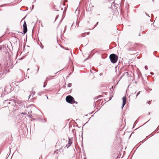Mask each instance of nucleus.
<instances>
[{
    "label": "nucleus",
    "mask_w": 159,
    "mask_h": 159,
    "mask_svg": "<svg viewBox=\"0 0 159 159\" xmlns=\"http://www.w3.org/2000/svg\"><path fill=\"white\" fill-rule=\"evenodd\" d=\"M143 45L141 44H133L131 42H129L125 46V48L130 54H134L136 53L138 46H141Z\"/></svg>",
    "instance_id": "obj_1"
},
{
    "label": "nucleus",
    "mask_w": 159,
    "mask_h": 159,
    "mask_svg": "<svg viewBox=\"0 0 159 159\" xmlns=\"http://www.w3.org/2000/svg\"><path fill=\"white\" fill-rule=\"evenodd\" d=\"M9 48L8 46L5 45H1L0 47V50L3 54H8Z\"/></svg>",
    "instance_id": "obj_2"
},
{
    "label": "nucleus",
    "mask_w": 159,
    "mask_h": 159,
    "mask_svg": "<svg viewBox=\"0 0 159 159\" xmlns=\"http://www.w3.org/2000/svg\"><path fill=\"white\" fill-rule=\"evenodd\" d=\"M109 58L111 63H115L118 60V57L116 54L112 53L110 55Z\"/></svg>",
    "instance_id": "obj_3"
},
{
    "label": "nucleus",
    "mask_w": 159,
    "mask_h": 159,
    "mask_svg": "<svg viewBox=\"0 0 159 159\" xmlns=\"http://www.w3.org/2000/svg\"><path fill=\"white\" fill-rule=\"evenodd\" d=\"M66 100L67 102L70 104L77 103V102L75 101L74 98L70 95L66 97Z\"/></svg>",
    "instance_id": "obj_4"
},
{
    "label": "nucleus",
    "mask_w": 159,
    "mask_h": 159,
    "mask_svg": "<svg viewBox=\"0 0 159 159\" xmlns=\"http://www.w3.org/2000/svg\"><path fill=\"white\" fill-rule=\"evenodd\" d=\"M3 105L4 107L2 108H6V109H8L9 111H10L11 110L9 108V106H8V104H10V102L8 100H6L4 101L3 102Z\"/></svg>",
    "instance_id": "obj_5"
},
{
    "label": "nucleus",
    "mask_w": 159,
    "mask_h": 159,
    "mask_svg": "<svg viewBox=\"0 0 159 159\" xmlns=\"http://www.w3.org/2000/svg\"><path fill=\"white\" fill-rule=\"evenodd\" d=\"M23 33L21 32H19L20 33H21L22 34H25L26 33L27 31V26L26 23L25 21H24V23L23 25Z\"/></svg>",
    "instance_id": "obj_6"
},
{
    "label": "nucleus",
    "mask_w": 159,
    "mask_h": 159,
    "mask_svg": "<svg viewBox=\"0 0 159 159\" xmlns=\"http://www.w3.org/2000/svg\"><path fill=\"white\" fill-rule=\"evenodd\" d=\"M122 101L123 103L122 106V108H123L124 107L126 103V98L125 96H124L122 98Z\"/></svg>",
    "instance_id": "obj_7"
},
{
    "label": "nucleus",
    "mask_w": 159,
    "mask_h": 159,
    "mask_svg": "<svg viewBox=\"0 0 159 159\" xmlns=\"http://www.w3.org/2000/svg\"><path fill=\"white\" fill-rule=\"evenodd\" d=\"M72 143V140H71L70 138H69L68 144H67L66 145V147H67V148H68L71 145Z\"/></svg>",
    "instance_id": "obj_8"
},
{
    "label": "nucleus",
    "mask_w": 159,
    "mask_h": 159,
    "mask_svg": "<svg viewBox=\"0 0 159 159\" xmlns=\"http://www.w3.org/2000/svg\"><path fill=\"white\" fill-rule=\"evenodd\" d=\"M35 93V91H32V93L30 94V95L29 96V99L30 98H31V99H33V98H34L33 97V95H34V94Z\"/></svg>",
    "instance_id": "obj_9"
},
{
    "label": "nucleus",
    "mask_w": 159,
    "mask_h": 159,
    "mask_svg": "<svg viewBox=\"0 0 159 159\" xmlns=\"http://www.w3.org/2000/svg\"><path fill=\"white\" fill-rule=\"evenodd\" d=\"M78 8H77L76 10L75 11V13L76 14H77V16L79 15V13H80V10H77Z\"/></svg>",
    "instance_id": "obj_10"
},
{
    "label": "nucleus",
    "mask_w": 159,
    "mask_h": 159,
    "mask_svg": "<svg viewBox=\"0 0 159 159\" xmlns=\"http://www.w3.org/2000/svg\"><path fill=\"white\" fill-rule=\"evenodd\" d=\"M62 150V149H59V150H56V151H54V153L55 154V153H56V154H58L59 152H61V151Z\"/></svg>",
    "instance_id": "obj_11"
},
{
    "label": "nucleus",
    "mask_w": 159,
    "mask_h": 159,
    "mask_svg": "<svg viewBox=\"0 0 159 159\" xmlns=\"http://www.w3.org/2000/svg\"><path fill=\"white\" fill-rule=\"evenodd\" d=\"M3 75H4V73H3V72H2V71H0V78H2V77Z\"/></svg>",
    "instance_id": "obj_12"
},
{
    "label": "nucleus",
    "mask_w": 159,
    "mask_h": 159,
    "mask_svg": "<svg viewBox=\"0 0 159 159\" xmlns=\"http://www.w3.org/2000/svg\"><path fill=\"white\" fill-rule=\"evenodd\" d=\"M16 111V109H15L14 110H13V111H12L11 112V113H12V115H13V116H15V115H14V113Z\"/></svg>",
    "instance_id": "obj_13"
},
{
    "label": "nucleus",
    "mask_w": 159,
    "mask_h": 159,
    "mask_svg": "<svg viewBox=\"0 0 159 159\" xmlns=\"http://www.w3.org/2000/svg\"><path fill=\"white\" fill-rule=\"evenodd\" d=\"M86 11H92V8H86Z\"/></svg>",
    "instance_id": "obj_14"
},
{
    "label": "nucleus",
    "mask_w": 159,
    "mask_h": 159,
    "mask_svg": "<svg viewBox=\"0 0 159 159\" xmlns=\"http://www.w3.org/2000/svg\"><path fill=\"white\" fill-rule=\"evenodd\" d=\"M72 84L71 83H69L67 85V87H70L71 86Z\"/></svg>",
    "instance_id": "obj_15"
},
{
    "label": "nucleus",
    "mask_w": 159,
    "mask_h": 159,
    "mask_svg": "<svg viewBox=\"0 0 159 159\" xmlns=\"http://www.w3.org/2000/svg\"><path fill=\"white\" fill-rule=\"evenodd\" d=\"M86 33H83L81 34V36L84 37L85 36V34Z\"/></svg>",
    "instance_id": "obj_16"
},
{
    "label": "nucleus",
    "mask_w": 159,
    "mask_h": 159,
    "mask_svg": "<svg viewBox=\"0 0 159 159\" xmlns=\"http://www.w3.org/2000/svg\"><path fill=\"white\" fill-rule=\"evenodd\" d=\"M141 92L140 91L139 92L136 94V98L137 97V96L139 95L140 94V92Z\"/></svg>",
    "instance_id": "obj_17"
},
{
    "label": "nucleus",
    "mask_w": 159,
    "mask_h": 159,
    "mask_svg": "<svg viewBox=\"0 0 159 159\" xmlns=\"http://www.w3.org/2000/svg\"><path fill=\"white\" fill-rule=\"evenodd\" d=\"M42 93V92H40L38 93V95H39L40 96Z\"/></svg>",
    "instance_id": "obj_18"
},
{
    "label": "nucleus",
    "mask_w": 159,
    "mask_h": 159,
    "mask_svg": "<svg viewBox=\"0 0 159 159\" xmlns=\"http://www.w3.org/2000/svg\"><path fill=\"white\" fill-rule=\"evenodd\" d=\"M21 113L24 115H26L27 114V113L25 112Z\"/></svg>",
    "instance_id": "obj_19"
},
{
    "label": "nucleus",
    "mask_w": 159,
    "mask_h": 159,
    "mask_svg": "<svg viewBox=\"0 0 159 159\" xmlns=\"http://www.w3.org/2000/svg\"><path fill=\"white\" fill-rule=\"evenodd\" d=\"M145 69L146 70H147L148 69V67L147 66H145Z\"/></svg>",
    "instance_id": "obj_20"
},
{
    "label": "nucleus",
    "mask_w": 159,
    "mask_h": 159,
    "mask_svg": "<svg viewBox=\"0 0 159 159\" xmlns=\"http://www.w3.org/2000/svg\"><path fill=\"white\" fill-rule=\"evenodd\" d=\"M66 26H65V30H64V31H63V33H65V32L66 30Z\"/></svg>",
    "instance_id": "obj_21"
},
{
    "label": "nucleus",
    "mask_w": 159,
    "mask_h": 159,
    "mask_svg": "<svg viewBox=\"0 0 159 159\" xmlns=\"http://www.w3.org/2000/svg\"><path fill=\"white\" fill-rule=\"evenodd\" d=\"M150 74L152 75H154V73L153 72H151Z\"/></svg>",
    "instance_id": "obj_22"
},
{
    "label": "nucleus",
    "mask_w": 159,
    "mask_h": 159,
    "mask_svg": "<svg viewBox=\"0 0 159 159\" xmlns=\"http://www.w3.org/2000/svg\"><path fill=\"white\" fill-rule=\"evenodd\" d=\"M83 151H84V155L85 156V151H84V149H82Z\"/></svg>",
    "instance_id": "obj_23"
},
{
    "label": "nucleus",
    "mask_w": 159,
    "mask_h": 159,
    "mask_svg": "<svg viewBox=\"0 0 159 159\" xmlns=\"http://www.w3.org/2000/svg\"><path fill=\"white\" fill-rule=\"evenodd\" d=\"M46 85L45 84V82H44V84L43 85V87L44 88V87H46Z\"/></svg>",
    "instance_id": "obj_24"
},
{
    "label": "nucleus",
    "mask_w": 159,
    "mask_h": 159,
    "mask_svg": "<svg viewBox=\"0 0 159 159\" xmlns=\"http://www.w3.org/2000/svg\"><path fill=\"white\" fill-rule=\"evenodd\" d=\"M29 116L31 118V117H32V115H31V114H30V115H29Z\"/></svg>",
    "instance_id": "obj_25"
},
{
    "label": "nucleus",
    "mask_w": 159,
    "mask_h": 159,
    "mask_svg": "<svg viewBox=\"0 0 159 159\" xmlns=\"http://www.w3.org/2000/svg\"><path fill=\"white\" fill-rule=\"evenodd\" d=\"M5 4H4V5H0V7H2L3 6H5Z\"/></svg>",
    "instance_id": "obj_26"
},
{
    "label": "nucleus",
    "mask_w": 159,
    "mask_h": 159,
    "mask_svg": "<svg viewBox=\"0 0 159 159\" xmlns=\"http://www.w3.org/2000/svg\"><path fill=\"white\" fill-rule=\"evenodd\" d=\"M34 8V5H33L32 6L31 10H32Z\"/></svg>",
    "instance_id": "obj_27"
},
{
    "label": "nucleus",
    "mask_w": 159,
    "mask_h": 159,
    "mask_svg": "<svg viewBox=\"0 0 159 159\" xmlns=\"http://www.w3.org/2000/svg\"><path fill=\"white\" fill-rule=\"evenodd\" d=\"M39 70V67L38 68V69L37 70V73L38 72Z\"/></svg>",
    "instance_id": "obj_28"
},
{
    "label": "nucleus",
    "mask_w": 159,
    "mask_h": 159,
    "mask_svg": "<svg viewBox=\"0 0 159 159\" xmlns=\"http://www.w3.org/2000/svg\"><path fill=\"white\" fill-rule=\"evenodd\" d=\"M58 16H56V19L55 20V21L56 20V19L58 17Z\"/></svg>",
    "instance_id": "obj_29"
},
{
    "label": "nucleus",
    "mask_w": 159,
    "mask_h": 159,
    "mask_svg": "<svg viewBox=\"0 0 159 159\" xmlns=\"http://www.w3.org/2000/svg\"><path fill=\"white\" fill-rule=\"evenodd\" d=\"M156 53H157V52L156 51H155V52H154L153 54H154V55H155V54H156Z\"/></svg>",
    "instance_id": "obj_30"
},
{
    "label": "nucleus",
    "mask_w": 159,
    "mask_h": 159,
    "mask_svg": "<svg viewBox=\"0 0 159 159\" xmlns=\"http://www.w3.org/2000/svg\"><path fill=\"white\" fill-rule=\"evenodd\" d=\"M88 59V57L87 58H86L84 60V61H85L87 59Z\"/></svg>",
    "instance_id": "obj_31"
},
{
    "label": "nucleus",
    "mask_w": 159,
    "mask_h": 159,
    "mask_svg": "<svg viewBox=\"0 0 159 159\" xmlns=\"http://www.w3.org/2000/svg\"><path fill=\"white\" fill-rule=\"evenodd\" d=\"M43 47H44V46H42L41 47V48H42V49H43Z\"/></svg>",
    "instance_id": "obj_32"
},
{
    "label": "nucleus",
    "mask_w": 159,
    "mask_h": 159,
    "mask_svg": "<svg viewBox=\"0 0 159 159\" xmlns=\"http://www.w3.org/2000/svg\"><path fill=\"white\" fill-rule=\"evenodd\" d=\"M145 14L147 16H148L149 17H150V16L146 12L145 13Z\"/></svg>",
    "instance_id": "obj_33"
},
{
    "label": "nucleus",
    "mask_w": 159,
    "mask_h": 159,
    "mask_svg": "<svg viewBox=\"0 0 159 159\" xmlns=\"http://www.w3.org/2000/svg\"><path fill=\"white\" fill-rule=\"evenodd\" d=\"M111 89H114V88L113 86L111 87Z\"/></svg>",
    "instance_id": "obj_34"
},
{
    "label": "nucleus",
    "mask_w": 159,
    "mask_h": 159,
    "mask_svg": "<svg viewBox=\"0 0 159 159\" xmlns=\"http://www.w3.org/2000/svg\"><path fill=\"white\" fill-rule=\"evenodd\" d=\"M97 26V25H96H96H95V27H94V28H93V29H94V28L95 27H96Z\"/></svg>",
    "instance_id": "obj_35"
},
{
    "label": "nucleus",
    "mask_w": 159,
    "mask_h": 159,
    "mask_svg": "<svg viewBox=\"0 0 159 159\" xmlns=\"http://www.w3.org/2000/svg\"><path fill=\"white\" fill-rule=\"evenodd\" d=\"M63 5H64V6H65V4L63 2Z\"/></svg>",
    "instance_id": "obj_36"
},
{
    "label": "nucleus",
    "mask_w": 159,
    "mask_h": 159,
    "mask_svg": "<svg viewBox=\"0 0 159 159\" xmlns=\"http://www.w3.org/2000/svg\"><path fill=\"white\" fill-rule=\"evenodd\" d=\"M45 96L47 97V99H48V97L47 95H46Z\"/></svg>",
    "instance_id": "obj_37"
},
{
    "label": "nucleus",
    "mask_w": 159,
    "mask_h": 159,
    "mask_svg": "<svg viewBox=\"0 0 159 159\" xmlns=\"http://www.w3.org/2000/svg\"><path fill=\"white\" fill-rule=\"evenodd\" d=\"M150 101H149V102H147L149 104H150Z\"/></svg>",
    "instance_id": "obj_38"
},
{
    "label": "nucleus",
    "mask_w": 159,
    "mask_h": 159,
    "mask_svg": "<svg viewBox=\"0 0 159 159\" xmlns=\"http://www.w3.org/2000/svg\"><path fill=\"white\" fill-rule=\"evenodd\" d=\"M41 20H40L39 21V23H41Z\"/></svg>",
    "instance_id": "obj_39"
},
{
    "label": "nucleus",
    "mask_w": 159,
    "mask_h": 159,
    "mask_svg": "<svg viewBox=\"0 0 159 159\" xmlns=\"http://www.w3.org/2000/svg\"><path fill=\"white\" fill-rule=\"evenodd\" d=\"M98 22H97V23L96 25H98Z\"/></svg>",
    "instance_id": "obj_40"
},
{
    "label": "nucleus",
    "mask_w": 159,
    "mask_h": 159,
    "mask_svg": "<svg viewBox=\"0 0 159 159\" xmlns=\"http://www.w3.org/2000/svg\"><path fill=\"white\" fill-rule=\"evenodd\" d=\"M111 99V98H110V99H109V100H110Z\"/></svg>",
    "instance_id": "obj_41"
},
{
    "label": "nucleus",
    "mask_w": 159,
    "mask_h": 159,
    "mask_svg": "<svg viewBox=\"0 0 159 159\" xmlns=\"http://www.w3.org/2000/svg\"><path fill=\"white\" fill-rule=\"evenodd\" d=\"M46 79H50V78H48V77H47Z\"/></svg>",
    "instance_id": "obj_42"
},
{
    "label": "nucleus",
    "mask_w": 159,
    "mask_h": 159,
    "mask_svg": "<svg viewBox=\"0 0 159 159\" xmlns=\"http://www.w3.org/2000/svg\"><path fill=\"white\" fill-rule=\"evenodd\" d=\"M148 115H150V112H148Z\"/></svg>",
    "instance_id": "obj_43"
},
{
    "label": "nucleus",
    "mask_w": 159,
    "mask_h": 159,
    "mask_svg": "<svg viewBox=\"0 0 159 159\" xmlns=\"http://www.w3.org/2000/svg\"><path fill=\"white\" fill-rule=\"evenodd\" d=\"M22 59V58H21L20 59H19V60H20Z\"/></svg>",
    "instance_id": "obj_44"
},
{
    "label": "nucleus",
    "mask_w": 159,
    "mask_h": 159,
    "mask_svg": "<svg viewBox=\"0 0 159 159\" xmlns=\"http://www.w3.org/2000/svg\"><path fill=\"white\" fill-rule=\"evenodd\" d=\"M36 0H34V2H36Z\"/></svg>",
    "instance_id": "obj_45"
},
{
    "label": "nucleus",
    "mask_w": 159,
    "mask_h": 159,
    "mask_svg": "<svg viewBox=\"0 0 159 159\" xmlns=\"http://www.w3.org/2000/svg\"><path fill=\"white\" fill-rule=\"evenodd\" d=\"M136 91L134 93V94H135L136 93Z\"/></svg>",
    "instance_id": "obj_46"
},
{
    "label": "nucleus",
    "mask_w": 159,
    "mask_h": 159,
    "mask_svg": "<svg viewBox=\"0 0 159 159\" xmlns=\"http://www.w3.org/2000/svg\"><path fill=\"white\" fill-rule=\"evenodd\" d=\"M30 70V69H29V68H28V69H27V70Z\"/></svg>",
    "instance_id": "obj_47"
},
{
    "label": "nucleus",
    "mask_w": 159,
    "mask_h": 159,
    "mask_svg": "<svg viewBox=\"0 0 159 159\" xmlns=\"http://www.w3.org/2000/svg\"><path fill=\"white\" fill-rule=\"evenodd\" d=\"M65 1L66 2H67V0H65Z\"/></svg>",
    "instance_id": "obj_48"
},
{
    "label": "nucleus",
    "mask_w": 159,
    "mask_h": 159,
    "mask_svg": "<svg viewBox=\"0 0 159 159\" xmlns=\"http://www.w3.org/2000/svg\"><path fill=\"white\" fill-rule=\"evenodd\" d=\"M61 20H61L60 22L59 23V24H60V23H61Z\"/></svg>",
    "instance_id": "obj_49"
},
{
    "label": "nucleus",
    "mask_w": 159,
    "mask_h": 159,
    "mask_svg": "<svg viewBox=\"0 0 159 159\" xmlns=\"http://www.w3.org/2000/svg\"><path fill=\"white\" fill-rule=\"evenodd\" d=\"M17 60L16 61V63H17Z\"/></svg>",
    "instance_id": "obj_50"
},
{
    "label": "nucleus",
    "mask_w": 159,
    "mask_h": 159,
    "mask_svg": "<svg viewBox=\"0 0 159 159\" xmlns=\"http://www.w3.org/2000/svg\"><path fill=\"white\" fill-rule=\"evenodd\" d=\"M93 113V112H92L90 114H92Z\"/></svg>",
    "instance_id": "obj_51"
},
{
    "label": "nucleus",
    "mask_w": 159,
    "mask_h": 159,
    "mask_svg": "<svg viewBox=\"0 0 159 159\" xmlns=\"http://www.w3.org/2000/svg\"><path fill=\"white\" fill-rule=\"evenodd\" d=\"M69 59H70V57H69Z\"/></svg>",
    "instance_id": "obj_52"
},
{
    "label": "nucleus",
    "mask_w": 159,
    "mask_h": 159,
    "mask_svg": "<svg viewBox=\"0 0 159 159\" xmlns=\"http://www.w3.org/2000/svg\"><path fill=\"white\" fill-rule=\"evenodd\" d=\"M55 10L57 11H58L59 10Z\"/></svg>",
    "instance_id": "obj_53"
},
{
    "label": "nucleus",
    "mask_w": 159,
    "mask_h": 159,
    "mask_svg": "<svg viewBox=\"0 0 159 159\" xmlns=\"http://www.w3.org/2000/svg\"><path fill=\"white\" fill-rule=\"evenodd\" d=\"M57 73H55V75L56 74H57Z\"/></svg>",
    "instance_id": "obj_54"
},
{
    "label": "nucleus",
    "mask_w": 159,
    "mask_h": 159,
    "mask_svg": "<svg viewBox=\"0 0 159 159\" xmlns=\"http://www.w3.org/2000/svg\"><path fill=\"white\" fill-rule=\"evenodd\" d=\"M61 9V10H63V8H62Z\"/></svg>",
    "instance_id": "obj_55"
},
{
    "label": "nucleus",
    "mask_w": 159,
    "mask_h": 159,
    "mask_svg": "<svg viewBox=\"0 0 159 159\" xmlns=\"http://www.w3.org/2000/svg\"><path fill=\"white\" fill-rule=\"evenodd\" d=\"M71 74V73H70V74H69V75H70Z\"/></svg>",
    "instance_id": "obj_56"
},
{
    "label": "nucleus",
    "mask_w": 159,
    "mask_h": 159,
    "mask_svg": "<svg viewBox=\"0 0 159 159\" xmlns=\"http://www.w3.org/2000/svg\"><path fill=\"white\" fill-rule=\"evenodd\" d=\"M135 83H137V82H135Z\"/></svg>",
    "instance_id": "obj_57"
},
{
    "label": "nucleus",
    "mask_w": 159,
    "mask_h": 159,
    "mask_svg": "<svg viewBox=\"0 0 159 159\" xmlns=\"http://www.w3.org/2000/svg\"><path fill=\"white\" fill-rule=\"evenodd\" d=\"M86 159V158H84V159Z\"/></svg>",
    "instance_id": "obj_58"
},
{
    "label": "nucleus",
    "mask_w": 159,
    "mask_h": 159,
    "mask_svg": "<svg viewBox=\"0 0 159 159\" xmlns=\"http://www.w3.org/2000/svg\"><path fill=\"white\" fill-rule=\"evenodd\" d=\"M71 52V54H72V52Z\"/></svg>",
    "instance_id": "obj_59"
},
{
    "label": "nucleus",
    "mask_w": 159,
    "mask_h": 159,
    "mask_svg": "<svg viewBox=\"0 0 159 159\" xmlns=\"http://www.w3.org/2000/svg\"><path fill=\"white\" fill-rule=\"evenodd\" d=\"M92 7H93V6H92Z\"/></svg>",
    "instance_id": "obj_60"
},
{
    "label": "nucleus",
    "mask_w": 159,
    "mask_h": 159,
    "mask_svg": "<svg viewBox=\"0 0 159 159\" xmlns=\"http://www.w3.org/2000/svg\"><path fill=\"white\" fill-rule=\"evenodd\" d=\"M147 123V122H146V123H145V124H146Z\"/></svg>",
    "instance_id": "obj_61"
},
{
    "label": "nucleus",
    "mask_w": 159,
    "mask_h": 159,
    "mask_svg": "<svg viewBox=\"0 0 159 159\" xmlns=\"http://www.w3.org/2000/svg\"><path fill=\"white\" fill-rule=\"evenodd\" d=\"M147 123V122H146V123H145V124H146Z\"/></svg>",
    "instance_id": "obj_62"
},
{
    "label": "nucleus",
    "mask_w": 159,
    "mask_h": 159,
    "mask_svg": "<svg viewBox=\"0 0 159 159\" xmlns=\"http://www.w3.org/2000/svg\"><path fill=\"white\" fill-rule=\"evenodd\" d=\"M147 123V122H146V123H145V124H146Z\"/></svg>",
    "instance_id": "obj_63"
},
{
    "label": "nucleus",
    "mask_w": 159,
    "mask_h": 159,
    "mask_svg": "<svg viewBox=\"0 0 159 159\" xmlns=\"http://www.w3.org/2000/svg\"><path fill=\"white\" fill-rule=\"evenodd\" d=\"M41 25H42V24H41Z\"/></svg>",
    "instance_id": "obj_64"
}]
</instances>
